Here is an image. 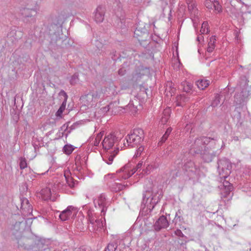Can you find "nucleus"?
Listing matches in <instances>:
<instances>
[{
  "mask_svg": "<svg viewBox=\"0 0 251 251\" xmlns=\"http://www.w3.org/2000/svg\"><path fill=\"white\" fill-rule=\"evenodd\" d=\"M96 208H100L101 213L104 214L107 208V201L105 196L103 194H100L97 199L94 200Z\"/></svg>",
  "mask_w": 251,
  "mask_h": 251,
  "instance_id": "nucleus-14",
  "label": "nucleus"
},
{
  "mask_svg": "<svg viewBox=\"0 0 251 251\" xmlns=\"http://www.w3.org/2000/svg\"><path fill=\"white\" fill-rule=\"evenodd\" d=\"M37 196L44 201L50 200L55 201L56 198V187L51 185H49L46 188H43L37 193Z\"/></svg>",
  "mask_w": 251,
  "mask_h": 251,
  "instance_id": "nucleus-10",
  "label": "nucleus"
},
{
  "mask_svg": "<svg viewBox=\"0 0 251 251\" xmlns=\"http://www.w3.org/2000/svg\"><path fill=\"white\" fill-rule=\"evenodd\" d=\"M194 166V164L193 162H189L188 164L185 165V168L186 169L187 171L194 172L193 168Z\"/></svg>",
  "mask_w": 251,
  "mask_h": 251,
  "instance_id": "nucleus-31",
  "label": "nucleus"
},
{
  "mask_svg": "<svg viewBox=\"0 0 251 251\" xmlns=\"http://www.w3.org/2000/svg\"><path fill=\"white\" fill-rule=\"evenodd\" d=\"M152 169V166L148 165V166L147 167L146 169L147 171H146V173H148V172H150V171Z\"/></svg>",
  "mask_w": 251,
  "mask_h": 251,
  "instance_id": "nucleus-51",
  "label": "nucleus"
},
{
  "mask_svg": "<svg viewBox=\"0 0 251 251\" xmlns=\"http://www.w3.org/2000/svg\"><path fill=\"white\" fill-rule=\"evenodd\" d=\"M103 93L100 91H96L82 96L80 99L81 107L84 109L92 108L97 106L99 101L102 99Z\"/></svg>",
  "mask_w": 251,
  "mask_h": 251,
  "instance_id": "nucleus-5",
  "label": "nucleus"
},
{
  "mask_svg": "<svg viewBox=\"0 0 251 251\" xmlns=\"http://www.w3.org/2000/svg\"><path fill=\"white\" fill-rule=\"evenodd\" d=\"M175 234L178 236L181 237L183 236V233L180 229H177L175 231Z\"/></svg>",
  "mask_w": 251,
  "mask_h": 251,
  "instance_id": "nucleus-44",
  "label": "nucleus"
},
{
  "mask_svg": "<svg viewBox=\"0 0 251 251\" xmlns=\"http://www.w3.org/2000/svg\"><path fill=\"white\" fill-rule=\"evenodd\" d=\"M96 42L98 43V44H96V46L98 49H100L102 47V45L101 43L98 41H96Z\"/></svg>",
  "mask_w": 251,
  "mask_h": 251,
  "instance_id": "nucleus-50",
  "label": "nucleus"
},
{
  "mask_svg": "<svg viewBox=\"0 0 251 251\" xmlns=\"http://www.w3.org/2000/svg\"><path fill=\"white\" fill-rule=\"evenodd\" d=\"M78 208L72 205L68 206L59 214V218L62 221L74 218L78 212Z\"/></svg>",
  "mask_w": 251,
  "mask_h": 251,
  "instance_id": "nucleus-12",
  "label": "nucleus"
},
{
  "mask_svg": "<svg viewBox=\"0 0 251 251\" xmlns=\"http://www.w3.org/2000/svg\"><path fill=\"white\" fill-rule=\"evenodd\" d=\"M24 218H23L22 220L16 222L12 226L11 228L12 234L14 235L17 239L23 237L22 233L25 230V224L26 225V230H28L30 229V226L32 223V218L27 219L25 222H24Z\"/></svg>",
  "mask_w": 251,
  "mask_h": 251,
  "instance_id": "nucleus-8",
  "label": "nucleus"
},
{
  "mask_svg": "<svg viewBox=\"0 0 251 251\" xmlns=\"http://www.w3.org/2000/svg\"><path fill=\"white\" fill-rule=\"evenodd\" d=\"M59 94L60 95L63 96L65 100H67L68 96H67V95L66 93L64 91L61 90L60 91Z\"/></svg>",
  "mask_w": 251,
  "mask_h": 251,
  "instance_id": "nucleus-43",
  "label": "nucleus"
},
{
  "mask_svg": "<svg viewBox=\"0 0 251 251\" xmlns=\"http://www.w3.org/2000/svg\"><path fill=\"white\" fill-rule=\"evenodd\" d=\"M125 70L123 69H120L119 71H118V73L120 75H124L125 74Z\"/></svg>",
  "mask_w": 251,
  "mask_h": 251,
  "instance_id": "nucleus-48",
  "label": "nucleus"
},
{
  "mask_svg": "<svg viewBox=\"0 0 251 251\" xmlns=\"http://www.w3.org/2000/svg\"><path fill=\"white\" fill-rule=\"evenodd\" d=\"M191 126H190L188 125V124H187L186 128H187V130L189 128V127Z\"/></svg>",
  "mask_w": 251,
  "mask_h": 251,
  "instance_id": "nucleus-53",
  "label": "nucleus"
},
{
  "mask_svg": "<svg viewBox=\"0 0 251 251\" xmlns=\"http://www.w3.org/2000/svg\"><path fill=\"white\" fill-rule=\"evenodd\" d=\"M117 248L116 244L114 243H109L104 251H115Z\"/></svg>",
  "mask_w": 251,
  "mask_h": 251,
  "instance_id": "nucleus-27",
  "label": "nucleus"
},
{
  "mask_svg": "<svg viewBox=\"0 0 251 251\" xmlns=\"http://www.w3.org/2000/svg\"><path fill=\"white\" fill-rule=\"evenodd\" d=\"M171 131H172V128L171 127L168 128L167 129L165 133L163 135V136L161 138V140L160 142H161L162 143L166 141V140L167 139L168 137L169 136V135L170 134V133L171 132Z\"/></svg>",
  "mask_w": 251,
  "mask_h": 251,
  "instance_id": "nucleus-29",
  "label": "nucleus"
},
{
  "mask_svg": "<svg viewBox=\"0 0 251 251\" xmlns=\"http://www.w3.org/2000/svg\"><path fill=\"white\" fill-rule=\"evenodd\" d=\"M74 148L71 145H66L63 148L64 152L67 154H71L74 151Z\"/></svg>",
  "mask_w": 251,
  "mask_h": 251,
  "instance_id": "nucleus-26",
  "label": "nucleus"
},
{
  "mask_svg": "<svg viewBox=\"0 0 251 251\" xmlns=\"http://www.w3.org/2000/svg\"><path fill=\"white\" fill-rule=\"evenodd\" d=\"M21 209L23 215L26 217L31 214L32 207L29 204L28 200L26 198H23L21 199Z\"/></svg>",
  "mask_w": 251,
  "mask_h": 251,
  "instance_id": "nucleus-16",
  "label": "nucleus"
},
{
  "mask_svg": "<svg viewBox=\"0 0 251 251\" xmlns=\"http://www.w3.org/2000/svg\"><path fill=\"white\" fill-rule=\"evenodd\" d=\"M168 226L169 223L166 217L164 216H162L156 221L154 226L156 230H159L162 228L167 227Z\"/></svg>",
  "mask_w": 251,
  "mask_h": 251,
  "instance_id": "nucleus-17",
  "label": "nucleus"
},
{
  "mask_svg": "<svg viewBox=\"0 0 251 251\" xmlns=\"http://www.w3.org/2000/svg\"><path fill=\"white\" fill-rule=\"evenodd\" d=\"M229 0L230 1L231 0Z\"/></svg>",
  "mask_w": 251,
  "mask_h": 251,
  "instance_id": "nucleus-56",
  "label": "nucleus"
},
{
  "mask_svg": "<svg viewBox=\"0 0 251 251\" xmlns=\"http://www.w3.org/2000/svg\"><path fill=\"white\" fill-rule=\"evenodd\" d=\"M180 64V62H178V67H179V66Z\"/></svg>",
  "mask_w": 251,
  "mask_h": 251,
  "instance_id": "nucleus-54",
  "label": "nucleus"
},
{
  "mask_svg": "<svg viewBox=\"0 0 251 251\" xmlns=\"http://www.w3.org/2000/svg\"><path fill=\"white\" fill-rule=\"evenodd\" d=\"M39 10V6L36 1L33 4H27V6L21 10V14L24 17L28 18L35 16Z\"/></svg>",
  "mask_w": 251,
  "mask_h": 251,
  "instance_id": "nucleus-13",
  "label": "nucleus"
},
{
  "mask_svg": "<svg viewBox=\"0 0 251 251\" xmlns=\"http://www.w3.org/2000/svg\"><path fill=\"white\" fill-rule=\"evenodd\" d=\"M67 184L68 185L71 187L73 188L74 187L75 184V181L74 180V179L71 177V179L70 180V181H66Z\"/></svg>",
  "mask_w": 251,
  "mask_h": 251,
  "instance_id": "nucleus-41",
  "label": "nucleus"
},
{
  "mask_svg": "<svg viewBox=\"0 0 251 251\" xmlns=\"http://www.w3.org/2000/svg\"><path fill=\"white\" fill-rule=\"evenodd\" d=\"M251 94V87L249 86L246 77L241 79L236 88L234 96L235 101L237 104H241L247 100Z\"/></svg>",
  "mask_w": 251,
  "mask_h": 251,
  "instance_id": "nucleus-4",
  "label": "nucleus"
},
{
  "mask_svg": "<svg viewBox=\"0 0 251 251\" xmlns=\"http://www.w3.org/2000/svg\"><path fill=\"white\" fill-rule=\"evenodd\" d=\"M20 167L21 169H24L27 167V163L25 158H21L20 162Z\"/></svg>",
  "mask_w": 251,
  "mask_h": 251,
  "instance_id": "nucleus-36",
  "label": "nucleus"
},
{
  "mask_svg": "<svg viewBox=\"0 0 251 251\" xmlns=\"http://www.w3.org/2000/svg\"><path fill=\"white\" fill-rule=\"evenodd\" d=\"M144 148L143 146H140L137 150L135 154L136 157L139 156L142 152L144 151Z\"/></svg>",
  "mask_w": 251,
  "mask_h": 251,
  "instance_id": "nucleus-39",
  "label": "nucleus"
},
{
  "mask_svg": "<svg viewBox=\"0 0 251 251\" xmlns=\"http://www.w3.org/2000/svg\"><path fill=\"white\" fill-rule=\"evenodd\" d=\"M197 40V41H198L200 42H201V41H203V36L202 35L198 36Z\"/></svg>",
  "mask_w": 251,
  "mask_h": 251,
  "instance_id": "nucleus-49",
  "label": "nucleus"
},
{
  "mask_svg": "<svg viewBox=\"0 0 251 251\" xmlns=\"http://www.w3.org/2000/svg\"><path fill=\"white\" fill-rule=\"evenodd\" d=\"M64 176L66 181H70L71 179V173L70 170L67 169L64 171Z\"/></svg>",
  "mask_w": 251,
  "mask_h": 251,
  "instance_id": "nucleus-34",
  "label": "nucleus"
},
{
  "mask_svg": "<svg viewBox=\"0 0 251 251\" xmlns=\"http://www.w3.org/2000/svg\"><path fill=\"white\" fill-rule=\"evenodd\" d=\"M176 99V105L178 106H183L186 101V98L183 95L178 96Z\"/></svg>",
  "mask_w": 251,
  "mask_h": 251,
  "instance_id": "nucleus-22",
  "label": "nucleus"
},
{
  "mask_svg": "<svg viewBox=\"0 0 251 251\" xmlns=\"http://www.w3.org/2000/svg\"><path fill=\"white\" fill-rule=\"evenodd\" d=\"M126 109H129L132 114H135L137 111V106L134 105L133 101H130L128 104L126 106Z\"/></svg>",
  "mask_w": 251,
  "mask_h": 251,
  "instance_id": "nucleus-24",
  "label": "nucleus"
},
{
  "mask_svg": "<svg viewBox=\"0 0 251 251\" xmlns=\"http://www.w3.org/2000/svg\"><path fill=\"white\" fill-rule=\"evenodd\" d=\"M144 138L143 130L141 128L134 129L132 132L126 137V143H124V147H134L142 142Z\"/></svg>",
  "mask_w": 251,
  "mask_h": 251,
  "instance_id": "nucleus-7",
  "label": "nucleus"
},
{
  "mask_svg": "<svg viewBox=\"0 0 251 251\" xmlns=\"http://www.w3.org/2000/svg\"><path fill=\"white\" fill-rule=\"evenodd\" d=\"M136 172V170L133 168V166L131 163H127L120 169L116 171L115 174H109L105 176V179H108L109 178H113L115 180L122 181L130 177Z\"/></svg>",
  "mask_w": 251,
  "mask_h": 251,
  "instance_id": "nucleus-6",
  "label": "nucleus"
},
{
  "mask_svg": "<svg viewBox=\"0 0 251 251\" xmlns=\"http://www.w3.org/2000/svg\"><path fill=\"white\" fill-rule=\"evenodd\" d=\"M209 28L208 27V23L207 22H204L202 24L200 30V32L201 34H207L209 32Z\"/></svg>",
  "mask_w": 251,
  "mask_h": 251,
  "instance_id": "nucleus-25",
  "label": "nucleus"
},
{
  "mask_svg": "<svg viewBox=\"0 0 251 251\" xmlns=\"http://www.w3.org/2000/svg\"><path fill=\"white\" fill-rule=\"evenodd\" d=\"M215 49L214 47H211L208 46L207 49V51L208 52H212Z\"/></svg>",
  "mask_w": 251,
  "mask_h": 251,
  "instance_id": "nucleus-45",
  "label": "nucleus"
},
{
  "mask_svg": "<svg viewBox=\"0 0 251 251\" xmlns=\"http://www.w3.org/2000/svg\"><path fill=\"white\" fill-rule=\"evenodd\" d=\"M239 1H241V0H239Z\"/></svg>",
  "mask_w": 251,
  "mask_h": 251,
  "instance_id": "nucleus-55",
  "label": "nucleus"
},
{
  "mask_svg": "<svg viewBox=\"0 0 251 251\" xmlns=\"http://www.w3.org/2000/svg\"><path fill=\"white\" fill-rule=\"evenodd\" d=\"M171 112V110L170 107H167L164 110L163 115L160 121L162 125H165L168 122L170 118Z\"/></svg>",
  "mask_w": 251,
  "mask_h": 251,
  "instance_id": "nucleus-19",
  "label": "nucleus"
},
{
  "mask_svg": "<svg viewBox=\"0 0 251 251\" xmlns=\"http://www.w3.org/2000/svg\"><path fill=\"white\" fill-rule=\"evenodd\" d=\"M186 84V86H184L183 88V90L185 92L187 93L190 92L192 89V85L191 83L189 82H184V84Z\"/></svg>",
  "mask_w": 251,
  "mask_h": 251,
  "instance_id": "nucleus-35",
  "label": "nucleus"
},
{
  "mask_svg": "<svg viewBox=\"0 0 251 251\" xmlns=\"http://www.w3.org/2000/svg\"><path fill=\"white\" fill-rule=\"evenodd\" d=\"M216 41V37L215 36H212L209 39L208 46L215 47V43Z\"/></svg>",
  "mask_w": 251,
  "mask_h": 251,
  "instance_id": "nucleus-33",
  "label": "nucleus"
},
{
  "mask_svg": "<svg viewBox=\"0 0 251 251\" xmlns=\"http://www.w3.org/2000/svg\"><path fill=\"white\" fill-rule=\"evenodd\" d=\"M78 75L77 74H74L70 79V83L72 85L76 84L78 82Z\"/></svg>",
  "mask_w": 251,
  "mask_h": 251,
  "instance_id": "nucleus-32",
  "label": "nucleus"
},
{
  "mask_svg": "<svg viewBox=\"0 0 251 251\" xmlns=\"http://www.w3.org/2000/svg\"><path fill=\"white\" fill-rule=\"evenodd\" d=\"M214 1L210 0H206L205 1V6L208 9H213Z\"/></svg>",
  "mask_w": 251,
  "mask_h": 251,
  "instance_id": "nucleus-37",
  "label": "nucleus"
},
{
  "mask_svg": "<svg viewBox=\"0 0 251 251\" xmlns=\"http://www.w3.org/2000/svg\"><path fill=\"white\" fill-rule=\"evenodd\" d=\"M104 8L101 6H99L95 12L94 19L97 23H101L104 19Z\"/></svg>",
  "mask_w": 251,
  "mask_h": 251,
  "instance_id": "nucleus-18",
  "label": "nucleus"
},
{
  "mask_svg": "<svg viewBox=\"0 0 251 251\" xmlns=\"http://www.w3.org/2000/svg\"><path fill=\"white\" fill-rule=\"evenodd\" d=\"M219 187L221 190V193L223 197H231L232 196L231 192L233 190V186L228 181L225 180Z\"/></svg>",
  "mask_w": 251,
  "mask_h": 251,
  "instance_id": "nucleus-15",
  "label": "nucleus"
},
{
  "mask_svg": "<svg viewBox=\"0 0 251 251\" xmlns=\"http://www.w3.org/2000/svg\"><path fill=\"white\" fill-rule=\"evenodd\" d=\"M83 209H84L85 208H87V206L86 205H84L82 207Z\"/></svg>",
  "mask_w": 251,
  "mask_h": 251,
  "instance_id": "nucleus-52",
  "label": "nucleus"
},
{
  "mask_svg": "<svg viewBox=\"0 0 251 251\" xmlns=\"http://www.w3.org/2000/svg\"><path fill=\"white\" fill-rule=\"evenodd\" d=\"M143 165V162L141 161V162H139L138 164L136 166V169H135V168H134L136 171H137L138 169H140L141 168V167Z\"/></svg>",
  "mask_w": 251,
  "mask_h": 251,
  "instance_id": "nucleus-46",
  "label": "nucleus"
},
{
  "mask_svg": "<svg viewBox=\"0 0 251 251\" xmlns=\"http://www.w3.org/2000/svg\"><path fill=\"white\" fill-rule=\"evenodd\" d=\"M220 103V96L218 94H217L215 99L213 100L211 103V106L212 107H216Z\"/></svg>",
  "mask_w": 251,
  "mask_h": 251,
  "instance_id": "nucleus-28",
  "label": "nucleus"
},
{
  "mask_svg": "<svg viewBox=\"0 0 251 251\" xmlns=\"http://www.w3.org/2000/svg\"><path fill=\"white\" fill-rule=\"evenodd\" d=\"M213 8L217 12L222 11V6L217 1H214Z\"/></svg>",
  "mask_w": 251,
  "mask_h": 251,
  "instance_id": "nucleus-30",
  "label": "nucleus"
},
{
  "mask_svg": "<svg viewBox=\"0 0 251 251\" xmlns=\"http://www.w3.org/2000/svg\"><path fill=\"white\" fill-rule=\"evenodd\" d=\"M104 131H102L97 134V136L95 137V140L93 143L94 146L97 147L100 145V141L102 137L104 135Z\"/></svg>",
  "mask_w": 251,
  "mask_h": 251,
  "instance_id": "nucleus-23",
  "label": "nucleus"
},
{
  "mask_svg": "<svg viewBox=\"0 0 251 251\" xmlns=\"http://www.w3.org/2000/svg\"><path fill=\"white\" fill-rule=\"evenodd\" d=\"M196 83L200 89L203 90L209 85V81L206 79H201L197 80Z\"/></svg>",
  "mask_w": 251,
  "mask_h": 251,
  "instance_id": "nucleus-21",
  "label": "nucleus"
},
{
  "mask_svg": "<svg viewBox=\"0 0 251 251\" xmlns=\"http://www.w3.org/2000/svg\"><path fill=\"white\" fill-rule=\"evenodd\" d=\"M63 109H64V108H63L62 106H61L59 108V109L58 110V111H57V115L61 114L63 112Z\"/></svg>",
  "mask_w": 251,
  "mask_h": 251,
  "instance_id": "nucleus-47",
  "label": "nucleus"
},
{
  "mask_svg": "<svg viewBox=\"0 0 251 251\" xmlns=\"http://www.w3.org/2000/svg\"><path fill=\"white\" fill-rule=\"evenodd\" d=\"M109 110V106L108 105L106 106L100 108V112L101 115H104L106 113H107Z\"/></svg>",
  "mask_w": 251,
  "mask_h": 251,
  "instance_id": "nucleus-40",
  "label": "nucleus"
},
{
  "mask_svg": "<svg viewBox=\"0 0 251 251\" xmlns=\"http://www.w3.org/2000/svg\"><path fill=\"white\" fill-rule=\"evenodd\" d=\"M231 164L230 161L226 159L223 158L219 160L218 162V171L221 178H227L231 173Z\"/></svg>",
  "mask_w": 251,
  "mask_h": 251,
  "instance_id": "nucleus-9",
  "label": "nucleus"
},
{
  "mask_svg": "<svg viewBox=\"0 0 251 251\" xmlns=\"http://www.w3.org/2000/svg\"><path fill=\"white\" fill-rule=\"evenodd\" d=\"M216 141L207 137H202L195 140L193 148L196 149V153H199L201 149L204 148L201 154L202 159L205 162H210L215 157L216 152L215 151Z\"/></svg>",
  "mask_w": 251,
  "mask_h": 251,
  "instance_id": "nucleus-1",
  "label": "nucleus"
},
{
  "mask_svg": "<svg viewBox=\"0 0 251 251\" xmlns=\"http://www.w3.org/2000/svg\"><path fill=\"white\" fill-rule=\"evenodd\" d=\"M162 197L161 192L154 188L146 190L143 194L141 208L147 214L150 213Z\"/></svg>",
  "mask_w": 251,
  "mask_h": 251,
  "instance_id": "nucleus-3",
  "label": "nucleus"
},
{
  "mask_svg": "<svg viewBox=\"0 0 251 251\" xmlns=\"http://www.w3.org/2000/svg\"><path fill=\"white\" fill-rule=\"evenodd\" d=\"M120 139L117 132H111L105 135L101 143L103 149L106 151L102 156L103 160L108 165L112 163L114 158L119 152L118 148H114L113 151L112 149Z\"/></svg>",
  "mask_w": 251,
  "mask_h": 251,
  "instance_id": "nucleus-2",
  "label": "nucleus"
},
{
  "mask_svg": "<svg viewBox=\"0 0 251 251\" xmlns=\"http://www.w3.org/2000/svg\"><path fill=\"white\" fill-rule=\"evenodd\" d=\"M139 88L140 90V94H142L143 95H147V92H146V90H147V89H146L145 88H144V87H143L141 85L139 86Z\"/></svg>",
  "mask_w": 251,
  "mask_h": 251,
  "instance_id": "nucleus-42",
  "label": "nucleus"
},
{
  "mask_svg": "<svg viewBox=\"0 0 251 251\" xmlns=\"http://www.w3.org/2000/svg\"><path fill=\"white\" fill-rule=\"evenodd\" d=\"M87 214L90 223L89 226L90 230L92 231H100L104 227L105 220L102 221L101 219H96L90 210L88 211Z\"/></svg>",
  "mask_w": 251,
  "mask_h": 251,
  "instance_id": "nucleus-11",
  "label": "nucleus"
},
{
  "mask_svg": "<svg viewBox=\"0 0 251 251\" xmlns=\"http://www.w3.org/2000/svg\"><path fill=\"white\" fill-rule=\"evenodd\" d=\"M128 187V184H122V183H119L117 182L113 183L111 186V189L112 191L115 192H118L124 190L126 188Z\"/></svg>",
  "mask_w": 251,
  "mask_h": 251,
  "instance_id": "nucleus-20",
  "label": "nucleus"
},
{
  "mask_svg": "<svg viewBox=\"0 0 251 251\" xmlns=\"http://www.w3.org/2000/svg\"><path fill=\"white\" fill-rule=\"evenodd\" d=\"M181 211L180 210H178L176 213L175 217L174 220L176 222L180 221L182 220V217L181 216Z\"/></svg>",
  "mask_w": 251,
  "mask_h": 251,
  "instance_id": "nucleus-38",
  "label": "nucleus"
}]
</instances>
